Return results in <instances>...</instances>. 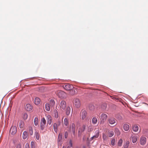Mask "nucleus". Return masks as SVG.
<instances>
[{
    "label": "nucleus",
    "mask_w": 148,
    "mask_h": 148,
    "mask_svg": "<svg viewBox=\"0 0 148 148\" xmlns=\"http://www.w3.org/2000/svg\"><path fill=\"white\" fill-rule=\"evenodd\" d=\"M60 107L63 109L64 110L66 107V103L64 101H62L60 103Z\"/></svg>",
    "instance_id": "nucleus-10"
},
{
    "label": "nucleus",
    "mask_w": 148,
    "mask_h": 148,
    "mask_svg": "<svg viewBox=\"0 0 148 148\" xmlns=\"http://www.w3.org/2000/svg\"><path fill=\"white\" fill-rule=\"evenodd\" d=\"M34 125L36 126L38 124V118L37 117H35L34 120Z\"/></svg>",
    "instance_id": "nucleus-31"
},
{
    "label": "nucleus",
    "mask_w": 148,
    "mask_h": 148,
    "mask_svg": "<svg viewBox=\"0 0 148 148\" xmlns=\"http://www.w3.org/2000/svg\"><path fill=\"white\" fill-rule=\"evenodd\" d=\"M129 144V141H127L123 145V146H125V147H128Z\"/></svg>",
    "instance_id": "nucleus-35"
},
{
    "label": "nucleus",
    "mask_w": 148,
    "mask_h": 148,
    "mask_svg": "<svg viewBox=\"0 0 148 148\" xmlns=\"http://www.w3.org/2000/svg\"><path fill=\"white\" fill-rule=\"evenodd\" d=\"M147 141V139L145 137H141L140 138V144L142 145H145Z\"/></svg>",
    "instance_id": "nucleus-7"
},
{
    "label": "nucleus",
    "mask_w": 148,
    "mask_h": 148,
    "mask_svg": "<svg viewBox=\"0 0 148 148\" xmlns=\"http://www.w3.org/2000/svg\"><path fill=\"white\" fill-rule=\"evenodd\" d=\"M88 108L89 110L91 111H93L95 109V106L92 103H90L88 105Z\"/></svg>",
    "instance_id": "nucleus-16"
},
{
    "label": "nucleus",
    "mask_w": 148,
    "mask_h": 148,
    "mask_svg": "<svg viewBox=\"0 0 148 148\" xmlns=\"http://www.w3.org/2000/svg\"><path fill=\"white\" fill-rule=\"evenodd\" d=\"M46 124L40 123V128L42 130H43L45 127Z\"/></svg>",
    "instance_id": "nucleus-29"
},
{
    "label": "nucleus",
    "mask_w": 148,
    "mask_h": 148,
    "mask_svg": "<svg viewBox=\"0 0 148 148\" xmlns=\"http://www.w3.org/2000/svg\"><path fill=\"white\" fill-rule=\"evenodd\" d=\"M25 109L27 111H29L32 109V107L29 104H27L25 107Z\"/></svg>",
    "instance_id": "nucleus-14"
},
{
    "label": "nucleus",
    "mask_w": 148,
    "mask_h": 148,
    "mask_svg": "<svg viewBox=\"0 0 148 148\" xmlns=\"http://www.w3.org/2000/svg\"><path fill=\"white\" fill-rule=\"evenodd\" d=\"M138 139V136H134L132 137V141L133 143H135Z\"/></svg>",
    "instance_id": "nucleus-19"
},
{
    "label": "nucleus",
    "mask_w": 148,
    "mask_h": 148,
    "mask_svg": "<svg viewBox=\"0 0 148 148\" xmlns=\"http://www.w3.org/2000/svg\"><path fill=\"white\" fill-rule=\"evenodd\" d=\"M17 131V127L15 126H12L10 130V133L12 134H15Z\"/></svg>",
    "instance_id": "nucleus-4"
},
{
    "label": "nucleus",
    "mask_w": 148,
    "mask_h": 148,
    "mask_svg": "<svg viewBox=\"0 0 148 148\" xmlns=\"http://www.w3.org/2000/svg\"><path fill=\"white\" fill-rule=\"evenodd\" d=\"M53 128L54 131L57 133L58 131V125L56 123L54 124Z\"/></svg>",
    "instance_id": "nucleus-21"
},
{
    "label": "nucleus",
    "mask_w": 148,
    "mask_h": 148,
    "mask_svg": "<svg viewBox=\"0 0 148 148\" xmlns=\"http://www.w3.org/2000/svg\"><path fill=\"white\" fill-rule=\"evenodd\" d=\"M124 130L125 131H128L130 128L129 125L127 124H125L123 126Z\"/></svg>",
    "instance_id": "nucleus-17"
},
{
    "label": "nucleus",
    "mask_w": 148,
    "mask_h": 148,
    "mask_svg": "<svg viewBox=\"0 0 148 148\" xmlns=\"http://www.w3.org/2000/svg\"><path fill=\"white\" fill-rule=\"evenodd\" d=\"M31 148H35L34 143L32 141L31 142Z\"/></svg>",
    "instance_id": "nucleus-41"
},
{
    "label": "nucleus",
    "mask_w": 148,
    "mask_h": 148,
    "mask_svg": "<svg viewBox=\"0 0 148 148\" xmlns=\"http://www.w3.org/2000/svg\"><path fill=\"white\" fill-rule=\"evenodd\" d=\"M21 147L20 144H18L16 146V148H21Z\"/></svg>",
    "instance_id": "nucleus-46"
},
{
    "label": "nucleus",
    "mask_w": 148,
    "mask_h": 148,
    "mask_svg": "<svg viewBox=\"0 0 148 148\" xmlns=\"http://www.w3.org/2000/svg\"><path fill=\"white\" fill-rule=\"evenodd\" d=\"M116 119L110 117L108 118V121L109 123L110 124H113L116 123Z\"/></svg>",
    "instance_id": "nucleus-8"
},
{
    "label": "nucleus",
    "mask_w": 148,
    "mask_h": 148,
    "mask_svg": "<svg viewBox=\"0 0 148 148\" xmlns=\"http://www.w3.org/2000/svg\"><path fill=\"white\" fill-rule=\"evenodd\" d=\"M35 134L36 139L37 140H38L39 139V137H40L39 134L38 133V132L36 131L35 132Z\"/></svg>",
    "instance_id": "nucleus-27"
},
{
    "label": "nucleus",
    "mask_w": 148,
    "mask_h": 148,
    "mask_svg": "<svg viewBox=\"0 0 148 148\" xmlns=\"http://www.w3.org/2000/svg\"><path fill=\"white\" fill-rule=\"evenodd\" d=\"M69 144H70V146L71 147H72L73 146V144L72 142V140H70L69 141Z\"/></svg>",
    "instance_id": "nucleus-45"
},
{
    "label": "nucleus",
    "mask_w": 148,
    "mask_h": 148,
    "mask_svg": "<svg viewBox=\"0 0 148 148\" xmlns=\"http://www.w3.org/2000/svg\"><path fill=\"white\" fill-rule=\"evenodd\" d=\"M122 143H123V140H122V139H120L119 140V141L118 143H117L118 146L119 147L121 146L122 145Z\"/></svg>",
    "instance_id": "nucleus-32"
},
{
    "label": "nucleus",
    "mask_w": 148,
    "mask_h": 148,
    "mask_svg": "<svg viewBox=\"0 0 148 148\" xmlns=\"http://www.w3.org/2000/svg\"><path fill=\"white\" fill-rule=\"evenodd\" d=\"M56 113H57V114L56 115L55 117L56 118H57L58 116V112H57V111H56Z\"/></svg>",
    "instance_id": "nucleus-47"
},
{
    "label": "nucleus",
    "mask_w": 148,
    "mask_h": 148,
    "mask_svg": "<svg viewBox=\"0 0 148 148\" xmlns=\"http://www.w3.org/2000/svg\"><path fill=\"white\" fill-rule=\"evenodd\" d=\"M65 93L62 91H60L58 92V95L60 98L63 97L65 96Z\"/></svg>",
    "instance_id": "nucleus-13"
},
{
    "label": "nucleus",
    "mask_w": 148,
    "mask_h": 148,
    "mask_svg": "<svg viewBox=\"0 0 148 148\" xmlns=\"http://www.w3.org/2000/svg\"><path fill=\"white\" fill-rule=\"evenodd\" d=\"M58 125H58L59 126V125H60V124L61 123V122L60 121H58Z\"/></svg>",
    "instance_id": "nucleus-48"
},
{
    "label": "nucleus",
    "mask_w": 148,
    "mask_h": 148,
    "mask_svg": "<svg viewBox=\"0 0 148 148\" xmlns=\"http://www.w3.org/2000/svg\"><path fill=\"white\" fill-rule=\"evenodd\" d=\"M73 104L76 108H79L80 106V103L79 99L77 98L75 99L73 102Z\"/></svg>",
    "instance_id": "nucleus-2"
},
{
    "label": "nucleus",
    "mask_w": 148,
    "mask_h": 148,
    "mask_svg": "<svg viewBox=\"0 0 148 148\" xmlns=\"http://www.w3.org/2000/svg\"><path fill=\"white\" fill-rule=\"evenodd\" d=\"M40 123H42L46 124V121L45 119V118L43 117L42 118L41 120V122Z\"/></svg>",
    "instance_id": "nucleus-38"
},
{
    "label": "nucleus",
    "mask_w": 148,
    "mask_h": 148,
    "mask_svg": "<svg viewBox=\"0 0 148 148\" xmlns=\"http://www.w3.org/2000/svg\"><path fill=\"white\" fill-rule=\"evenodd\" d=\"M64 88L67 90H69L73 88V86L70 84H67L64 86Z\"/></svg>",
    "instance_id": "nucleus-6"
},
{
    "label": "nucleus",
    "mask_w": 148,
    "mask_h": 148,
    "mask_svg": "<svg viewBox=\"0 0 148 148\" xmlns=\"http://www.w3.org/2000/svg\"><path fill=\"white\" fill-rule=\"evenodd\" d=\"M68 136V133L67 131H66L64 132V137L66 139L67 138Z\"/></svg>",
    "instance_id": "nucleus-43"
},
{
    "label": "nucleus",
    "mask_w": 148,
    "mask_h": 148,
    "mask_svg": "<svg viewBox=\"0 0 148 148\" xmlns=\"http://www.w3.org/2000/svg\"><path fill=\"white\" fill-rule=\"evenodd\" d=\"M114 132L112 131H110L109 132L108 136L110 137H111L114 135Z\"/></svg>",
    "instance_id": "nucleus-33"
},
{
    "label": "nucleus",
    "mask_w": 148,
    "mask_h": 148,
    "mask_svg": "<svg viewBox=\"0 0 148 148\" xmlns=\"http://www.w3.org/2000/svg\"><path fill=\"white\" fill-rule=\"evenodd\" d=\"M100 120L104 121H106L108 118V116L105 113H102L99 116Z\"/></svg>",
    "instance_id": "nucleus-3"
},
{
    "label": "nucleus",
    "mask_w": 148,
    "mask_h": 148,
    "mask_svg": "<svg viewBox=\"0 0 148 148\" xmlns=\"http://www.w3.org/2000/svg\"><path fill=\"white\" fill-rule=\"evenodd\" d=\"M64 124L66 126H67L69 124L68 121L66 118H65L64 120Z\"/></svg>",
    "instance_id": "nucleus-30"
},
{
    "label": "nucleus",
    "mask_w": 148,
    "mask_h": 148,
    "mask_svg": "<svg viewBox=\"0 0 148 148\" xmlns=\"http://www.w3.org/2000/svg\"><path fill=\"white\" fill-rule=\"evenodd\" d=\"M133 130L134 132H137L138 129V126L136 125H134L132 127Z\"/></svg>",
    "instance_id": "nucleus-23"
},
{
    "label": "nucleus",
    "mask_w": 148,
    "mask_h": 148,
    "mask_svg": "<svg viewBox=\"0 0 148 148\" xmlns=\"http://www.w3.org/2000/svg\"><path fill=\"white\" fill-rule=\"evenodd\" d=\"M40 103V99L36 97L34 99V103L36 105H38Z\"/></svg>",
    "instance_id": "nucleus-20"
},
{
    "label": "nucleus",
    "mask_w": 148,
    "mask_h": 148,
    "mask_svg": "<svg viewBox=\"0 0 148 148\" xmlns=\"http://www.w3.org/2000/svg\"><path fill=\"white\" fill-rule=\"evenodd\" d=\"M50 105L51 107H53L55 105V102L53 99H51L50 101Z\"/></svg>",
    "instance_id": "nucleus-22"
},
{
    "label": "nucleus",
    "mask_w": 148,
    "mask_h": 148,
    "mask_svg": "<svg viewBox=\"0 0 148 148\" xmlns=\"http://www.w3.org/2000/svg\"><path fill=\"white\" fill-rule=\"evenodd\" d=\"M71 127L72 129V131L73 135L75 136V124L74 123L71 124L70 126Z\"/></svg>",
    "instance_id": "nucleus-9"
},
{
    "label": "nucleus",
    "mask_w": 148,
    "mask_h": 148,
    "mask_svg": "<svg viewBox=\"0 0 148 148\" xmlns=\"http://www.w3.org/2000/svg\"><path fill=\"white\" fill-rule=\"evenodd\" d=\"M29 134L30 135H32L33 134L32 128L31 127H29Z\"/></svg>",
    "instance_id": "nucleus-34"
},
{
    "label": "nucleus",
    "mask_w": 148,
    "mask_h": 148,
    "mask_svg": "<svg viewBox=\"0 0 148 148\" xmlns=\"http://www.w3.org/2000/svg\"><path fill=\"white\" fill-rule=\"evenodd\" d=\"M87 112L86 110H82L80 113V116H81L82 119H84L86 116Z\"/></svg>",
    "instance_id": "nucleus-5"
},
{
    "label": "nucleus",
    "mask_w": 148,
    "mask_h": 148,
    "mask_svg": "<svg viewBox=\"0 0 148 148\" xmlns=\"http://www.w3.org/2000/svg\"><path fill=\"white\" fill-rule=\"evenodd\" d=\"M144 103L145 104H146V105H147V106H148V104H147V103Z\"/></svg>",
    "instance_id": "nucleus-50"
},
{
    "label": "nucleus",
    "mask_w": 148,
    "mask_h": 148,
    "mask_svg": "<svg viewBox=\"0 0 148 148\" xmlns=\"http://www.w3.org/2000/svg\"><path fill=\"white\" fill-rule=\"evenodd\" d=\"M107 108V105L106 103L102 104L101 106V111L103 112H104L106 111Z\"/></svg>",
    "instance_id": "nucleus-15"
},
{
    "label": "nucleus",
    "mask_w": 148,
    "mask_h": 148,
    "mask_svg": "<svg viewBox=\"0 0 148 148\" xmlns=\"http://www.w3.org/2000/svg\"><path fill=\"white\" fill-rule=\"evenodd\" d=\"M24 148H29V147L28 143H26L25 144Z\"/></svg>",
    "instance_id": "nucleus-44"
},
{
    "label": "nucleus",
    "mask_w": 148,
    "mask_h": 148,
    "mask_svg": "<svg viewBox=\"0 0 148 148\" xmlns=\"http://www.w3.org/2000/svg\"><path fill=\"white\" fill-rule=\"evenodd\" d=\"M86 127L85 125H83L82 127L79 128L78 132V135L79 137L80 136H81L82 132L85 130Z\"/></svg>",
    "instance_id": "nucleus-1"
},
{
    "label": "nucleus",
    "mask_w": 148,
    "mask_h": 148,
    "mask_svg": "<svg viewBox=\"0 0 148 148\" xmlns=\"http://www.w3.org/2000/svg\"><path fill=\"white\" fill-rule=\"evenodd\" d=\"M27 114L26 113H24L23 114V118L24 119L26 120L27 118Z\"/></svg>",
    "instance_id": "nucleus-40"
},
{
    "label": "nucleus",
    "mask_w": 148,
    "mask_h": 148,
    "mask_svg": "<svg viewBox=\"0 0 148 148\" xmlns=\"http://www.w3.org/2000/svg\"><path fill=\"white\" fill-rule=\"evenodd\" d=\"M114 132L117 136H119L120 135V132L118 128H116L115 129Z\"/></svg>",
    "instance_id": "nucleus-28"
},
{
    "label": "nucleus",
    "mask_w": 148,
    "mask_h": 148,
    "mask_svg": "<svg viewBox=\"0 0 148 148\" xmlns=\"http://www.w3.org/2000/svg\"><path fill=\"white\" fill-rule=\"evenodd\" d=\"M83 148H85V146H84L83 147Z\"/></svg>",
    "instance_id": "nucleus-51"
},
{
    "label": "nucleus",
    "mask_w": 148,
    "mask_h": 148,
    "mask_svg": "<svg viewBox=\"0 0 148 148\" xmlns=\"http://www.w3.org/2000/svg\"><path fill=\"white\" fill-rule=\"evenodd\" d=\"M27 136V132L26 131H24L23 133V138L24 139H25Z\"/></svg>",
    "instance_id": "nucleus-26"
},
{
    "label": "nucleus",
    "mask_w": 148,
    "mask_h": 148,
    "mask_svg": "<svg viewBox=\"0 0 148 148\" xmlns=\"http://www.w3.org/2000/svg\"><path fill=\"white\" fill-rule=\"evenodd\" d=\"M23 123V122L22 121H20L19 123V127L21 128L23 127V125L22 124Z\"/></svg>",
    "instance_id": "nucleus-37"
},
{
    "label": "nucleus",
    "mask_w": 148,
    "mask_h": 148,
    "mask_svg": "<svg viewBox=\"0 0 148 148\" xmlns=\"http://www.w3.org/2000/svg\"><path fill=\"white\" fill-rule=\"evenodd\" d=\"M124 148H127L128 147H125V146H124Z\"/></svg>",
    "instance_id": "nucleus-52"
},
{
    "label": "nucleus",
    "mask_w": 148,
    "mask_h": 148,
    "mask_svg": "<svg viewBox=\"0 0 148 148\" xmlns=\"http://www.w3.org/2000/svg\"><path fill=\"white\" fill-rule=\"evenodd\" d=\"M62 139V134L59 133L58 136V140L59 141H60Z\"/></svg>",
    "instance_id": "nucleus-39"
},
{
    "label": "nucleus",
    "mask_w": 148,
    "mask_h": 148,
    "mask_svg": "<svg viewBox=\"0 0 148 148\" xmlns=\"http://www.w3.org/2000/svg\"><path fill=\"white\" fill-rule=\"evenodd\" d=\"M71 109L69 107H68L66 110V114L67 115H69Z\"/></svg>",
    "instance_id": "nucleus-25"
},
{
    "label": "nucleus",
    "mask_w": 148,
    "mask_h": 148,
    "mask_svg": "<svg viewBox=\"0 0 148 148\" xmlns=\"http://www.w3.org/2000/svg\"><path fill=\"white\" fill-rule=\"evenodd\" d=\"M95 135L91 138V140H93L95 138H97L98 137L99 135V131L98 130H96L95 132Z\"/></svg>",
    "instance_id": "nucleus-12"
},
{
    "label": "nucleus",
    "mask_w": 148,
    "mask_h": 148,
    "mask_svg": "<svg viewBox=\"0 0 148 148\" xmlns=\"http://www.w3.org/2000/svg\"><path fill=\"white\" fill-rule=\"evenodd\" d=\"M115 139H113L111 141V144L113 145L114 146L115 145Z\"/></svg>",
    "instance_id": "nucleus-42"
},
{
    "label": "nucleus",
    "mask_w": 148,
    "mask_h": 148,
    "mask_svg": "<svg viewBox=\"0 0 148 148\" xmlns=\"http://www.w3.org/2000/svg\"><path fill=\"white\" fill-rule=\"evenodd\" d=\"M51 106H50V104L49 103H46L45 104V109L46 110L48 111H49L50 109V107Z\"/></svg>",
    "instance_id": "nucleus-18"
},
{
    "label": "nucleus",
    "mask_w": 148,
    "mask_h": 148,
    "mask_svg": "<svg viewBox=\"0 0 148 148\" xmlns=\"http://www.w3.org/2000/svg\"><path fill=\"white\" fill-rule=\"evenodd\" d=\"M71 147H70V146H68L67 147V148H70Z\"/></svg>",
    "instance_id": "nucleus-49"
},
{
    "label": "nucleus",
    "mask_w": 148,
    "mask_h": 148,
    "mask_svg": "<svg viewBox=\"0 0 148 148\" xmlns=\"http://www.w3.org/2000/svg\"><path fill=\"white\" fill-rule=\"evenodd\" d=\"M47 123L49 125H51L52 122V118L50 115H48L47 116Z\"/></svg>",
    "instance_id": "nucleus-11"
},
{
    "label": "nucleus",
    "mask_w": 148,
    "mask_h": 148,
    "mask_svg": "<svg viewBox=\"0 0 148 148\" xmlns=\"http://www.w3.org/2000/svg\"><path fill=\"white\" fill-rule=\"evenodd\" d=\"M97 118L95 117H94L92 119V122L93 124H95L97 123Z\"/></svg>",
    "instance_id": "nucleus-24"
},
{
    "label": "nucleus",
    "mask_w": 148,
    "mask_h": 148,
    "mask_svg": "<svg viewBox=\"0 0 148 148\" xmlns=\"http://www.w3.org/2000/svg\"><path fill=\"white\" fill-rule=\"evenodd\" d=\"M70 93L71 95H73L75 94V91L74 89H72L71 90H70Z\"/></svg>",
    "instance_id": "nucleus-36"
}]
</instances>
